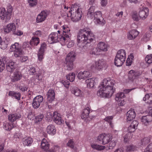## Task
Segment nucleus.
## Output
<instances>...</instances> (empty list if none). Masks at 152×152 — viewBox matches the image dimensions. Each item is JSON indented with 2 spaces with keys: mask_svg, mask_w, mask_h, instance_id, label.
<instances>
[{
  "mask_svg": "<svg viewBox=\"0 0 152 152\" xmlns=\"http://www.w3.org/2000/svg\"><path fill=\"white\" fill-rule=\"evenodd\" d=\"M114 84L115 81L113 80L104 79L99 86L100 89L97 91V95L101 97H111L115 91Z\"/></svg>",
  "mask_w": 152,
  "mask_h": 152,
  "instance_id": "obj_1",
  "label": "nucleus"
},
{
  "mask_svg": "<svg viewBox=\"0 0 152 152\" xmlns=\"http://www.w3.org/2000/svg\"><path fill=\"white\" fill-rule=\"evenodd\" d=\"M95 38L94 35L91 32L90 29L85 28L81 29L77 37L78 45L81 43V45H79V46L86 49L90 45V42H92Z\"/></svg>",
  "mask_w": 152,
  "mask_h": 152,
  "instance_id": "obj_2",
  "label": "nucleus"
},
{
  "mask_svg": "<svg viewBox=\"0 0 152 152\" xmlns=\"http://www.w3.org/2000/svg\"><path fill=\"white\" fill-rule=\"evenodd\" d=\"M70 10L69 13L72 20L75 22L80 20L82 15V10L78 5L75 4L72 5Z\"/></svg>",
  "mask_w": 152,
  "mask_h": 152,
  "instance_id": "obj_3",
  "label": "nucleus"
},
{
  "mask_svg": "<svg viewBox=\"0 0 152 152\" xmlns=\"http://www.w3.org/2000/svg\"><path fill=\"white\" fill-rule=\"evenodd\" d=\"M26 43H23V45L21 47V45L18 43L15 42L14 44L10 46V49L11 51H13L14 55L15 57L18 58L21 56L23 53L22 49L28 47Z\"/></svg>",
  "mask_w": 152,
  "mask_h": 152,
  "instance_id": "obj_4",
  "label": "nucleus"
},
{
  "mask_svg": "<svg viewBox=\"0 0 152 152\" xmlns=\"http://www.w3.org/2000/svg\"><path fill=\"white\" fill-rule=\"evenodd\" d=\"M126 53L123 49L119 50L117 52L114 59V64L117 66H121L125 61Z\"/></svg>",
  "mask_w": 152,
  "mask_h": 152,
  "instance_id": "obj_5",
  "label": "nucleus"
},
{
  "mask_svg": "<svg viewBox=\"0 0 152 152\" xmlns=\"http://www.w3.org/2000/svg\"><path fill=\"white\" fill-rule=\"evenodd\" d=\"M12 8L11 6H9L7 8V12L5 11V9L3 8L1 9L0 12V17L4 22L7 23L11 19Z\"/></svg>",
  "mask_w": 152,
  "mask_h": 152,
  "instance_id": "obj_6",
  "label": "nucleus"
},
{
  "mask_svg": "<svg viewBox=\"0 0 152 152\" xmlns=\"http://www.w3.org/2000/svg\"><path fill=\"white\" fill-rule=\"evenodd\" d=\"M129 77L132 80H135V82L136 84L139 87H142V82L141 78L139 77L141 75V73L139 71L131 70L129 72Z\"/></svg>",
  "mask_w": 152,
  "mask_h": 152,
  "instance_id": "obj_7",
  "label": "nucleus"
},
{
  "mask_svg": "<svg viewBox=\"0 0 152 152\" xmlns=\"http://www.w3.org/2000/svg\"><path fill=\"white\" fill-rule=\"evenodd\" d=\"M97 140L99 143L104 145L108 143L111 140V138L110 134H100L97 138Z\"/></svg>",
  "mask_w": 152,
  "mask_h": 152,
  "instance_id": "obj_8",
  "label": "nucleus"
},
{
  "mask_svg": "<svg viewBox=\"0 0 152 152\" xmlns=\"http://www.w3.org/2000/svg\"><path fill=\"white\" fill-rule=\"evenodd\" d=\"M70 31V30L68 28H66L65 30L63 31L62 35L61 36L60 39L61 42L64 43H66L71 40Z\"/></svg>",
  "mask_w": 152,
  "mask_h": 152,
  "instance_id": "obj_9",
  "label": "nucleus"
},
{
  "mask_svg": "<svg viewBox=\"0 0 152 152\" xmlns=\"http://www.w3.org/2000/svg\"><path fill=\"white\" fill-rule=\"evenodd\" d=\"M43 98L41 95H38L35 97L33 100L32 106L34 109H37L43 103Z\"/></svg>",
  "mask_w": 152,
  "mask_h": 152,
  "instance_id": "obj_10",
  "label": "nucleus"
},
{
  "mask_svg": "<svg viewBox=\"0 0 152 152\" xmlns=\"http://www.w3.org/2000/svg\"><path fill=\"white\" fill-rule=\"evenodd\" d=\"M61 36L58 37V33L56 32H52L49 36L48 41L50 44L56 43L61 41Z\"/></svg>",
  "mask_w": 152,
  "mask_h": 152,
  "instance_id": "obj_11",
  "label": "nucleus"
},
{
  "mask_svg": "<svg viewBox=\"0 0 152 152\" xmlns=\"http://www.w3.org/2000/svg\"><path fill=\"white\" fill-rule=\"evenodd\" d=\"M94 18V21L96 24L103 25L104 23L103 21H101L102 18V14L100 11H96L94 13L93 17Z\"/></svg>",
  "mask_w": 152,
  "mask_h": 152,
  "instance_id": "obj_12",
  "label": "nucleus"
},
{
  "mask_svg": "<svg viewBox=\"0 0 152 152\" xmlns=\"http://www.w3.org/2000/svg\"><path fill=\"white\" fill-rule=\"evenodd\" d=\"M46 48V44L45 42H43L41 45L37 54L38 59L40 61H42L44 58V53Z\"/></svg>",
  "mask_w": 152,
  "mask_h": 152,
  "instance_id": "obj_13",
  "label": "nucleus"
},
{
  "mask_svg": "<svg viewBox=\"0 0 152 152\" xmlns=\"http://www.w3.org/2000/svg\"><path fill=\"white\" fill-rule=\"evenodd\" d=\"M90 110L89 107H87L84 109L81 117L82 119H84L86 122H88L90 120V118L89 117V114L90 113Z\"/></svg>",
  "mask_w": 152,
  "mask_h": 152,
  "instance_id": "obj_14",
  "label": "nucleus"
},
{
  "mask_svg": "<svg viewBox=\"0 0 152 152\" xmlns=\"http://www.w3.org/2000/svg\"><path fill=\"white\" fill-rule=\"evenodd\" d=\"M47 100L48 103H51L54 101L55 99V93L53 90H48L47 94Z\"/></svg>",
  "mask_w": 152,
  "mask_h": 152,
  "instance_id": "obj_15",
  "label": "nucleus"
},
{
  "mask_svg": "<svg viewBox=\"0 0 152 152\" xmlns=\"http://www.w3.org/2000/svg\"><path fill=\"white\" fill-rule=\"evenodd\" d=\"M53 118L54 121L58 124H61L63 122V121L61 119L60 114L57 112L53 113Z\"/></svg>",
  "mask_w": 152,
  "mask_h": 152,
  "instance_id": "obj_16",
  "label": "nucleus"
},
{
  "mask_svg": "<svg viewBox=\"0 0 152 152\" xmlns=\"http://www.w3.org/2000/svg\"><path fill=\"white\" fill-rule=\"evenodd\" d=\"M16 29V26L14 23H10L7 24L4 28V32L7 33H10L11 31L13 32Z\"/></svg>",
  "mask_w": 152,
  "mask_h": 152,
  "instance_id": "obj_17",
  "label": "nucleus"
},
{
  "mask_svg": "<svg viewBox=\"0 0 152 152\" xmlns=\"http://www.w3.org/2000/svg\"><path fill=\"white\" fill-rule=\"evenodd\" d=\"M22 77L21 72L18 71H15L12 77L11 80L12 82H15L20 80Z\"/></svg>",
  "mask_w": 152,
  "mask_h": 152,
  "instance_id": "obj_18",
  "label": "nucleus"
},
{
  "mask_svg": "<svg viewBox=\"0 0 152 152\" xmlns=\"http://www.w3.org/2000/svg\"><path fill=\"white\" fill-rule=\"evenodd\" d=\"M47 16V13L45 11H42L37 16L36 18V22L37 23L44 21Z\"/></svg>",
  "mask_w": 152,
  "mask_h": 152,
  "instance_id": "obj_19",
  "label": "nucleus"
},
{
  "mask_svg": "<svg viewBox=\"0 0 152 152\" xmlns=\"http://www.w3.org/2000/svg\"><path fill=\"white\" fill-rule=\"evenodd\" d=\"M149 9L148 8H144L139 12V15L142 19L146 18L148 15Z\"/></svg>",
  "mask_w": 152,
  "mask_h": 152,
  "instance_id": "obj_20",
  "label": "nucleus"
},
{
  "mask_svg": "<svg viewBox=\"0 0 152 152\" xmlns=\"http://www.w3.org/2000/svg\"><path fill=\"white\" fill-rule=\"evenodd\" d=\"M90 77L91 75L90 72L87 71L80 72L78 73L77 75V77L80 80H85Z\"/></svg>",
  "mask_w": 152,
  "mask_h": 152,
  "instance_id": "obj_21",
  "label": "nucleus"
},
{
  "mask_svg": "<svg viewBox=\"0 0 152 152\" xmlns=\"http://www.w3.org/2000/svg\"><path fill=\"white\" fill-rule=\"evenodd\" d=\"M8 117L10 122L11 124H13V122L21 118V115L19 114L15 113L10 114Z\"/></svg>",
  "mask_w": 152,
  "mask_h": 152,
  "instance_id": "obj_22",
  "label": "nucleus"
},
{
  "mask_svg": "<svg viewBox=\"0 0 152 152\" xmlns=\"http://www.w3.org/2000/svg\"><path fill=\"white\" fill-rule=\"evenodd\" d=\"M127 121H130L135 118L136 113L134 109H131L127 112L126 114Z\"/></svg>",
  "mask_w": 152,
  "mask_h": 152,
  "instance_id": "obj_23",
  "label": "nucleus"
},
{
  "mask_svg": "<svg viewBox=\"0 0 152 152\" xmlns=\"http://www.w3.org/2000/svg\"><path fill=\"white\" fill-rule=\"evenodd\" d=\"M141 120L142 124L147 126L152 121V117L150 115L144 116L141 117Z\"/></svg>",
  "mask_w": 152,
  "mask_h": 152,
  "instance_id": "obj_24",
  "label": "nucleus"
},
{
  "mask_svg": "<svg viewBox=\"0 0 152 152\" xmlns=\"http://www.w3.org/2000/svg\"><path fill=\"white\" fill-rule=\"evenodd\" d=\"M16 67L15 63L12 61H9L7 63L6 69L7 71L10 72H13Z\"/></svg>",
  "mask_w": 152,
  "mask_h": 152,
  "instance_id": "obj_25",
  "label": "nucleus"
},
{
  "mask_svg": "<svg viewBox=\"0 0 152 152\" xmlns=\"http://www.w3.org/2000/svg\"><path fill=\"white\" fill-rule=\"evenodd\" d=\"M138 124V123L137 121H133L128 128V131L129 133H130L134 132L137 128Z\"/></svg>",
  "mask_w": 152,
  "mask_h": 152,
  "instance_id": "obj_26",
  "label": "nucleus"
},
{
  "mask_svg": "<svg viewBox=\"0 0 152 152\" xmlns=\"http://www.w3.org/2000/svg\"><path fill=\"white\" fill-rule=\"evenodd\" d=\"M139 32L136 30H132L130 31L128 34V38L129 40L134 39L139 34Z\"/></svg>",
  "mask_w": 152,
  "mask_h": 152,
  "instance_id": "obj_27",
  "label": "nucleus"
},
{
  "mask_svg": "<svg viewBox=\"0 0 152 152\" xmlns=\"http://www.w3.org/2000/svg\"><path fill=\"white\" fill-rule=\"evenodd\" d=\"M106 62L103 59H99L96 62V65L97 69L100 70L104 67L106 65Z\"/></svg>",
  "mask_w": 152,
  "mask_h": 152,
  "instance_id": "obj_28",
  "label": "nucleus"
},
{
  "mask_svg": "<svg viewBox=\"0 0 152 152\" xmlns=\"http://www.w3.org/2000/svg\"><path fill=\"white\" fill-rule=\"evenodd\" d=\"M46 131L48 134L54 135L56 133V128L54 125H50L47 126Z\"/></svg>",
  "mask_w": 152,
  "mask_h": 152,
  "instance_id": "obj_29",
  "label": "nucleus"
},
{
  "mask_svg": "<svg viewBox=\"0 0 152 152\" xmlns=\"http://www.w3.org/2000/svg\"><path fill=\"white\" fill-rule=\"evenodd\" d=\"M71 91L72 93L76 96H83V92L77 87L72 88Z\"/></svg>",
  "mask_w": 152,
  "mask_h": 152,
  "instance_id": "obj_30",
  "label": "nucleus"
},
{
  "mask_svg": "<svg viewBox=\"0 0 152 152\" xmlns=\"http://www.w3.org/2000/svg\"><path fill=\"white\" fill-rule=\"evenodd\" d=\"M75 53L74 52H70L67 55L66 58V61L73 62L75 59Z\"/></svg>",
  "mask_w": 152,
  "mask_h": 152,
  "instance_id": "obj_31",
  "label": "nucleus"
},
{
  "mask_svg": "<svg viewBox=\"0 0 152 152\" xmlns=\"http://www.w3.org/2000/svg\"><path fill=\"white\" fill-rule=\"evenodd\" d=\"M23 144L27 146H30L33 141L32 138L31 137H26L23 139Z\"/></svg>",
  "mask_w": 152,
  "mask_h": 152,
  "instance_id": "obj_32",
  "label": "nucleus"
},
{
  "mask_svg": "<svg viewBox=\"0 0 152 152\" xmlns=\"http://www.w3.org/2000/svg\"><path fill=\"white\" fill-rule=\"evenodd\" d=\"M98 46L100 51H106L107 50L108 46L104 42H100L98 44Z\"/></svg>",
  "mask_w": 152,
  "mask_h": 152,
  "instance_id": "obj_33",
  "label": "nucleus"
},
{
  "mask_svg": "<svg viewBox=\"0 0 152 152\" xmlns=\"http://www.w3.org/2000/svg\"><path fill=\"white\" fill-rule=\"evenodd\" d=\"M41 146L42 148L45 150H47L49 149V145L46 139L44 138L42 140Z\"/></svg>",
  "mask_w": 152,
  "mask_h": 152,
  "instance_id": "obj_34",
  "label": "nucleus"
},
{
  "mask_svg": "<svg viewBox=\"0 0 152 152\" xmlns=\"http://www.w3.org/2000/svg\"><path fill=\"white\" fill-rule=\"evenodd\" d=\"M9 96H13L18 100H19L20 98V93L14 91H10L9 92Z\"/></svg>",
  "mask_w": 152,
  "mask_h": 152,
  "instance_id": "obj_35",
  "label": "nucleus"
},
{
  "mask_svg": "<svg viewBox=\"0 0 152 152\" xmlns=\"http://www.w3.org/2000/svg\"><path fill=\"white\" fill-rule=\"evenodd\" d=\"M95 9V7L93 6L91 7L88 10L87 16L90 19H92L93 18L94 12Z\"/></svg>",
  "mask_w": 152,
  "mask_h": 152,
  "instance_id": "obj_36",
  "label": "nucleus"
},
{
  "mask_svg": "<svg viewBox=\"0 0 152 152\" xmlns=\"http://www.w3.org/2000/svg\"><path fill=\"white\" fill-rule=\"evenodd\" d=\"M143 100L149 104L152 103V94H147L143 98Z\"/></svg>",
  "mask_w": 152,
  "mask_h": 152,
  "instance_id": "obj_37",
  "label": "nucleus"
},
{
  "mask_svg": "<svg viewBox=\"0 0 152 152\" xmlns=\"http://www.w3.org/2000/svg\"><path fill=\"white\" fill-rule=\"evenodd\" d=\"M86 82L88 88H93L94 86V81L93 78L86 80Z\"/></svg>",
  "mask_w": 152,
  "mask_h": 152,
  "instance_id": "obj_38",
  "label": "nucleus"
},
{
  "mask_svg": "<svg viewBox=\"0 0 152 152\" xmlns=\"http://www.w3.org/2000/svg\"><path fill=\"white\" fill-rule=\"evenodd\" d=\"M17 124L16 123L11 124L10 122L9 123L5 124L4 125V129L7 131H10L13 128L16 126Z\"/></svg>",
  "mask_w": 152,
  "mask_h": 152,
  "instance_id": "obj_39",
  "label": "nucleus"
},
{
  "mask_svg": "<svg viewBox=\"0 0 152 152\" xmlns=\"http://www.w3.org/2000/svg\"><path fill=\"white\" fill-rule=\"evenodd\" d=\"M8 44L9 42L7 39L4 41H2L1 39V41L0 43V48L2 49H5L7 48Z\"/></svg>",
  "mask_w": 152,
  "mask_h": 152,
  "instance_id": "obj_40",
  "label": "nucleus"
},
{
  "mask_svg": "<svg viewBox=\"0 0 152 152\" xmlns=\"http://www.w3.org/2000/svg\"><path fill=\"white\" fill-rule=\"evenodd\" d=\"M92 148L101 151L104 149L105 148V146L100 145L96 144H92L91 145Z\"/></svg>",
  "mask_w": 152,
  "mask_h": 152,
  "instance_id": "obj_41",
  "label": "nucleus"
},
{
  "mask_svg": "<svg viewBox=\"0 0 152 152\" xmlns=\"http://www.w3.org/2000/svg\"><path fill=\"white\" fill-rule=\"evenodd\" d=\"M124 97H125L124 93L120 92L116 94L115 99L116 101H118L121 99H124Z\"/></svg>",
  "mask_w": 152,
  "mask_h": 152,
  "instance_id": "obj_42",
  "label": "nucleus"
},
{
  "mask_svg": "<svg viewBox=\"0 0 152 152\" xmlns=\"http://www.w3.org/2000/svg\"><path fill=\"white\" fill-rule=\"evenodd\" d=\"M100 50L98 48H94L90 52V53L92 55H94L96 56H98L100 54Z\"/></svg>",
  "mask_w": 152,
  "mask_h": 152,
  "instance_id": "obj_43",
  "label": "nucleus"
},
{
  "mask_svg": "<svg viewBox=\"0 0 152 152\" xmlns=\"http://www.w3.org/2000/svg\"><path fill=\"white\" fill-rule=\"evenodd\" d=\"M66 68L68 70H71L73 68V62L66 61Z\"/></svg>",
  "mask_w": 152,
  "mask_h": 152,
  "instance_id": "obj_44",
  "label": "nucleus"
},
{
  "mask_svg": "<svg viewBox=\"0 0 152 152\" xmlns=\"http://www.w3.org/2000/svg\"><path fill=\"white\" fill-rule=\"evenodd\" d=\"M66 78L70 82H73L75 79V74L74 73H70L66 76Z\"/></svg>",
  "mask_w": 152,
  "mask_h": 152,
  "instance_id": "obj_45",
  "label": "nucleus"
},
{
  "mask_svg": "<svg viewBox=\"0 0 152 152\" xmlns=\"http://www.w3.org/2000/svg\"><path fill=\"white\" fill-rule=\"evenodd\" d=\"M113 117L112 116H107L104 119V120L108 122L111 127H113V125L112 123V121L113 119Z\"/></svg>",
  "mask_w": 152,
  "mask_h": 152,
  "instance_id": "obj_46",
  "label": "nucleus"
},
{
  "mask_svg": "<svg viewBox=\"0 0 152 152\" xmlns=\"http://www.w3.org/2000/svg\"><path fill=\"white\" fill-rule=\"evenodd\" d=\"M150 142V139L149 137H146L143 138L141 140V145H145Z\"/></svg>",
  "mask_w": 152,
  "mask_h": 152,
  "instance_id": "obj_47",
  "label": "nucleus"
},
{
  "mask_svg": "<svg viewBox=\"0 0 152 152\" xmlns=\"http://www.w3.org/2000/svg\"><path fill=\"white\" fill-rule=\"evenodd\" d=\"M43 117L44 115L42 114H40L36 116L35 118V122L37 123L38 122L42 121Z\"/></svg>",
  "mask_w": 152,
  "mask_h": 152,
  "instance_id": "obj_48",
  "label": "nucleus"
},
{
  "mask_svg": "<svg viewBox=\"0 0 152 152\" xmlns=\"http://www.w3.org/2000/svg\"><path fill=\"white\" fill-rule=\"evenodd\" d=\"M145 61L147 63L150 64L152 63V55H147L145 59Z\"/></svg>",
  "mask_w": 152,
  "mask_h": 152,
  "instance_id": "obj_49",
  "label": "nucleus"
},
{
  "mask_svg": "<svg viewBox=\"0 0 152 152\" xmlns=\"http://www.w3.org/2000/svg\"><path fill=\"white\" fill-rule=\"evenodd\" d=\"M150 36L149 34H146L143 36L142 39L143 41L147 42L150 39Z\"/></svg>",
  "mask_w": 152,
  "mask_h": 152,
  "instance_id": "obj_50",
  "label": "nucleus"
},
{
  "mask_svg": "<svg viewBox=\"0 0 152 152\" xmlns=\"http://www.w3.org/2000/svg\"><path fill=\"white\" fill-rule=\"evenodd\" d=\"M28 2L29 5L31 7L36 5L37 4V0H28Z\"/></svg>",
  "mask_w": 152,
  "mask_h": 152,
  "instance_id": "obj_51",
  "label": "nucleus"
},
{
  "mask_svg": "<svg viewBox=\"0 0 152 152\" xmlns=\"http://www.w3.org/2000/svg\"><path fill=\"white\" fill-rule=\"evenodd\" d=\"M135 149V147L132 145H130L127 146L126 150L127 151H134Z\"/></svg>",
  "mask_w": 152,
  "mask_h": 152,
  "instance_id": "obj_52",
  "label": "nucleus"
},
{
  "mask_svg": "<svg viewBox=\"0 0 152 152\" xmlns=\"http://www.w3.org/2000/svg\"><path fill=\"white\" fill-rule=\"evenodd\" d=\"M32 40L34 42V45H37L39 42V39L38 37H33L32 38Z\"/></svg>",
  "mask_w": 152,
  "mask_h": 152,
  "instance_id": "obj_53",
  "label": "nucleus"
},
{
  "mask_svg": "<svg viewBox=\"0 0 152 152\" xmlns=\"http://www.w3.org/2000/svg\"><path fill=\"white\" fill-rule=\"evenodd\" d=\"M145 151L146 152H152V143H150L146 148Z\"/></svg>",
  "mask_w": 152,
  "mask_h": 152,
  "instance_id": "obj_54",
  "label": "nucleus"
},
{
  "mask_svg": "<svg viewBox=\"0 0 152 152\" xmlns=\"http://www.w3.org/2000/svg\"><path fill=\"white\" fill-rule=\"evenodd\" d=\"M67 145L72 148H73L74 147V142L72 140H69L67 143Z\"/></svg>",
  "mask_w": 152,
  "mask_h": 152,
  "instance_id": "obj_55",
  "label": "nucleus"
},
{
  "mask_svg": "<svg viewBox=\"0 0 152 152\" xmlns=\"http://www.w3.org/2000/svg\"><path fill=\"white\" fill-rule=\"evenodd\" d=\"M13 34L18 36H21L23 34V32L21 31L18 30H15V31L13 32Z\"/></svg>",
  "mask_w": 152,
  "mask_h": 152,
  "instance_id": "obj_56",
  "label": "nucleus"
},
{
  "mask_svg": "<svg viewBox=\"0 0 152 152\" xmlns=\"http://www.w3.org/2000/svg\"><path fill=\"white\" fill-rule=\"evenodd\" d=\"M116 101L117 102L118 105L119 106H123L125 104V102L124 99H121L118 101Z\"/></svg>",
  "mask_w": 152,
  "mask_h": 152,
  "instance_id": "obj_57",
  "label": "nucleus"
},
{
  "mask_svg": "<svg viewBox=\"0 0 152 152\" xmlns=\"http://www.w3.org/2000/svg\"><path fill=\"white\" fill-rule=\"evenodd\" d=\"M129 134L128 133V134H126L124 136V141L125 142H127L130 138V137L129 136ZM129 134H131L130 133Z\"/></svg>",
  "mask_w": 152,
  "mask_h": 152,
  "instance_id": "obj_58",
  "label": "nucleus"
},
{
  "mask_svg": "<svg viewBox=\"0 0 152 152\" xmlns=\"http://www.w3.org/2000/svg\"><path fill=\"white\" fill-rule=\"evenodd\" d=\"M5 68L4 62H2L1 60L0 59V71H2Z\"/></svg>",
  "mask_w": 152,
  "mask_h": 152,
  "instance_id": "obj_59",
  "label": "nucleus"
},
{
  "mask_svg": "<svg viewBox=\"0 0 152 152\" xmlns=\"http://www.w3.org/2000/svg\"><path fill=\"white\" fill-rule=\"evenodd\" d=\"M33 35L35 36L40 37L42 34V32L40 30H37L33 33Z\"/></svg>",
  "mask_w": 152,
  "mask_h": 152,
  "instance_id": "obj_60",
  "label": "nucleus"
},
{
  "mask_svg": "<svg viewBox=\"0 0 152 152\" xmlns=\"http://www.w3.org/2000/svg\"><path fill=\"white\" fill-rule=\"evenodd\" d=\"M132 18L134 20L138 21L139 20L138 15L137 13H134L132 15Z\"/></svg>",
  "mask_w": 152,
  "mask_h": 152,
  "instance_id": "obj_61",
  "label": "nucleus"
},
{
  "mask_svg": "<svg viewBox=\"0 0 152 152\" xmlns=\"http://www.w3.org/2000/svg\"><path fill=\"white\" fill-rule=\"evenodd\" d=\"M116 145V143L114 141H111L109 144V148L110 149H112Z\"/></svg>",
  "mask_w": 152,
  "mask_h": 152,
  "instance_id": "obj_62",
  "label": "nucleus"
},
{
  "mask_svg": "<svg viewBox=\"0 0 152 152\" xmlns=\"http://www.w3.org/2000/svg\"><path fill=\"white\" fill-rule=\"evenodd\" d=\"M63 84L66 88H69L70 84L69 82V81L67 80L64 81L63 82Z\"/></svg>",
  "mask_w": 152,
  "mask_h": 152,
  "instance_id": "obj_63",
  "label": "nucleus"
},
{
  "mask_svg": "<svg viewBox=\"0 0 152 152\" xmlns=\"http://www.w3.org/2000/svg\"><path fill=\"white\" fill-rule=\"evenodd\" d=\"M20 57V60L22 62H24L26 61L28 59L27 56Z\"/></svg>",
  "mask_w": 152,
  "mask_h": 152,
  "instance_id": "obj_64",
  "label": "nucleus"
}]
</instances>
